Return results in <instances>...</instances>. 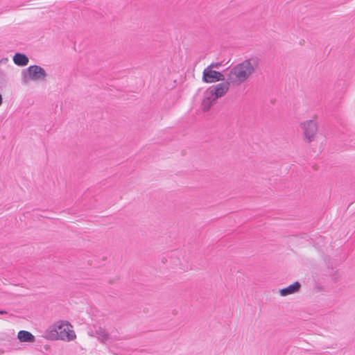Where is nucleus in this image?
I'll use <instances>...</instances> for the list:
<instances>
[{
    "label": "nucleus",
    "mask_w": 355,
    "mask_h": 355,
    "mask_svg": "<svg viewBox=\"0 0 355 355\" xmlns=\"http://www.w3.org/2000/svg\"><path fill=\"white\" fill-rule=\"evenodd\" d=\"M300 288V284L298 282H295L286 288L279 290V293L282 296H286L298 291Z\"/></svg>",
    "instance_id": "nucleus-8"
},
{
    "label": "nucleus",
    "mask_w": 355,
    "mask_h": 355,
    "mask_svg": "<svg viewBox=\"0 0 355 355\" xmlns=\"http://www.w3.org/2000/svg\"><path fill=\"white\" fill-rule=\"evenodd\" d=\"M6 311H0V314H6Z\"/></svg>",
    "instance_id": "nucleus-10"
},
{
    "label": "nucleus",
    "mask_w": 355,
    "mask_h": 355,
    "mask_svg": "<svg viewBox=\"0 0 355 355\" xmlns=\"http://www.w3.org/2000/svg\"><path fill=\"white\" fill-rule=\"evenodd\" d=\"M17 338L21 343H34L35 336L29 331L21 330L17 334Z\"/></svg>",
    "instance_id": "nucleus-7"
},
{
    "label": "nucleus",
    "mask_w": 355,
    "mask_h": 355,
    "mask_svg": "<svg viewBox=\"0 0 355 355\" xmlns=\"http://www.w3.org/2000/svg\"><path fill=\"white\" fill-rule=\"evenodd\" d=\"M300 127L307 142L310 143L315 139L318 132V124L315 120L305 121L300 124Z\"/></svg>",
    "instance_id": "nucleus-5"
},
{
    "label": "nucleus",
    "mask_w": 355,
    "mask_h": 355,
    "mask_svg": "<svg viewBox=\"0 0 355 355\" xmlns=\"http://www.w3.org/2000/svg\"><path fill=\"white\" fill-rule=\"evenodd\" d=\"M230 80L222 81L220 83L207 88L204 93V97L202 101V110H209L218 98L224 96L230 89Z\"/></svg>",
    "instance_id": "nucleus-3"
},
{
    "label": "nucleus",
    "mask_w": 355,
    "mask_h": 355,
    "mask_svg": "<svg viewBox=\"0 0 355 355\" xmlns=\"http://www.w3.org/2000/svg\"><path fill=\"white\" fill-rule=\"evenodd\" d=\"M219 64H211L207 67L202 72V81L206 83H213L219 81H224L225 78L221 72L215 71L214 67H218Z\"/></svg>",
    "instance_id": "nucleus-4"
},
{
    "label": "nucleus",
    "mask_w": 355,
    "mask_h": 355,
    "mask_svg": "<svg viewBox=\"0 0 355 355\" xmlns=\"http://www.w3.org/2000/svg\"><path fill=\"white\" fill-rule=\"evenodd\" d=\"M76 337L73 325L67 320H57L45 331V338L50 340L71 342Z\"/></svg>",
    "instance_id": "nucleus-1"
},
{
    "label": "nucleus",
    "mask_w": 355,
    "mask_h": 355,
    "mask_svg": "<svg viewBox=\"0 0 355 355\" xmlns=\"http://www.w3.org/2000/svg\"><path fill=\"white\" fill-rule=\"evenodd\" d=\"M45 76L44 70L39 66L33 65L28 68V76L31 80H37L44 78Z\"/></svg>",
    "instance_id": "nucleus-6"
},
{
    "label": "nucleus",
    "mask_w": 355,
    "mask_h": 355,
    "mask_svg": "<svg viewBox=\"0 0 355 355\" xmlns=\"http://www.w3.org/2000/svg\"><path fill=\"white\" fill-rule=\"evenodd\" d=\"M257 67L258 62L255 59L245 60L231 69L228 74V80L232 84L239 85L249 79Z\"/></svg>",
    "instance_id": "nucleus-2"
},
{
    "label": "nucleus",
    "mask_w": 355,
    "mask_h": 355,
    "mask_svg": "<svg viewBox=\"0 0 355 355\" xmlns=\"http://www.w3.org/2000/svg\"><path fill=\"white\" fill-rule=\"evenodd\" d=\"M13 62L18 66H26L28 63V58L22 53H16L13 57Z\"/></svg>",
    "instance_id": "nucleus-9"
}]
</instances>
